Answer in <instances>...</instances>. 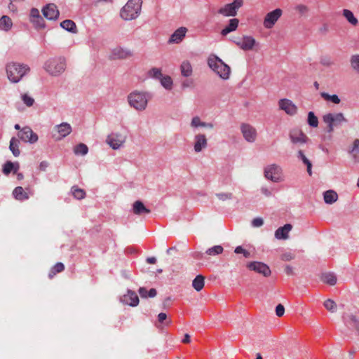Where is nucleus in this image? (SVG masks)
I'll return each instance as SVG.
<instances>
[{
  "label": "nucleus",
  "instance_id": "f257e3e1",
  "mask_svg": "<svg viewBox=\"0 0 359 359\" xmlns=\"http://www.w3.org/2000/svg\"><path fill=\"white\" fill-rule=\"evenodd\" d=\"M142 0H129L121 10V17L125 20L137 18L141 12Z\"/></svg>",
  "mask_w": 359,
  "mask_h": 359
},
{
  "label": "nucleus",
  "instance_id": "f03ea898",
  "mask_svg": "<svg viewBox=\"0 0 359 359\" xmlns=\"http://www.w3.org/2000/svg\"><path fill=\"white\" fill-rule=\"evenodd\" d=\"M149 99V93L139 91H134L128 97L129 104L139 111L146 109Z\"/></svg>",
  "mask_w": 359,
  "mask_h": 359
},
{
  "label": "nucleus",
  "instance_id": "7ed1b4c3",
  "mask_svg": "<svg viewBox=\"0 0 359 359\" xmlns=\"http://www.w3.org/2000/svg\"><path fill=\"white\" fill-rule=\"evenodd\" d=\"M208 64L209 67L219 76V77L223 79H229L231 69L218 57L213 56L209 57Z\"/></svg>",
  "mask_w": 359,
  "mask_h": 359
},
{
  "label": "nucleus",
  "instance_id": "20e7f679",
  "mask_svg": "<svg viewBox=\"0 0 359 359\" xmlns=\"http://www.w3.org/2000/svg\"><path fill=\"white\" fill-rule=\"evenodd\" d=\"M323 121L327 124V132L329 133L333 132L334 127L348 122L347 118L341 112L327 113L323 116Z\"/></svg>",
  "mask_w": 359,
  "mask_h": 359
},
{
  "label": "nucleus",
  "instance_id": "39448f33",
  "mask_svg": "<svg viewBox=\"0 0 359 359\" xmlns=\"http://www.w3.org/2000/svg\"><path fill=\"white\" fill-rule=\"evenodd\" d=\"M66 64L64 58H53L44 64L45 70L52 76H57L65 69Z\"/></svg>",
  "mask_w": 359,
  "mask_h": 359
},
{
  "label": "nucleus",
  "instance_id": "423d86ee",
  "mask_svg": "<svg viewBox=\"0 0 359 359\" xmlns=\"http://www.w3.org/2000/svg\"><path fill=\"white\" fill-rule=\"evenodd\" d=\"M243 0H233L232 3L227 4L218 10V13L224 17H234L237 15L238 9L243 6Z\"/></svg>",
  "mask_w": 359,
  "mask_h": 359
},
{
  "label": "nucleus",
  "instance_id": "0eeeda50",
  "mask_svg": "<svg viewBox=\"0 0 359 359\" xmlns=\"http://www.w3.org/2000/svg\"><path fill=\"white\" fill-rule=\"evenodd\" d=\"M6 73L12 83H18L22 78V66L15 62L9 63L6 67Z\"/></svg>",
  "mask_w": 359,
  "mask_h": 359
},
{
  "label": "nucleus",
  "instance_id": "6e6552de",
  "mask_svg": "<svg viewBox=\"0 0 359 359\" xmlns=\"http://www.w3.org/2000/svg\"><path fill=\"white\" fill-rule=\"evenodd\" d=\"M264 176L272 182H280L282 180V169L277 164H271L265 168Z\"/></svg>",
  "mask_w": 359,
  "mask_h": 359
},
{
  "label": "nucleus",
  "instance_id": "1a4fd4ad",
  "mask_svg": "<svg viewBox=\"0 0 359 359\" xmlns=\"http://www.w3.org/2000/svg\"><path fill=\"white\" fill-rule=\"evenodd\" d=\"M126 140V135L118 133H113L107 136L106 142L113 149H118L124 144Z\"/></svg>",
  "mask_w": 359,
  "mask_h": 359
},
{
  "label": "nucleus",
  "instance_id": "9d476101",
  "mask_svg": "<svg viewBox=\"0 0 359 359\" xmlns=\"http://www.w3.org/2000/svg\"><path fill=\"white\" fill-rule=\"evenodd\" d=\"M283 11L280 8H276L268 13L263 21V25L266 29H271L273 27L276 22L281 17Z\"/></svg>",
  "mask_w": 359,
  "mask_h": 359
},
{
  "label": "nucleus",
  "instance_id": "9b49d317",
  "mask_svg": "<svg viewBox=\"0 0 359 359\" xmlns=\"http://www.w3.org/2000/svg\"><path fill=\"white\" fill-rule=\"evenodd\" d=\"M278 105L280 110L285 111L289 116H292L297 113L298 108L297 105L289 99L283 98L279 100Z\"/></svg>",
  "mask_w": 359,
  "mask_h": 359
},
{
  "label": "nucleus",
  "instance_id": "f8f14e48",
  "mask_svg": "<svg viewBox=\"0 0 359 359\" xmlns=\"http://www.w3.org/2000/svg\"><path fill=\"white\" fill-rule=\"evenodd\" d=\"M246 266L248 269L260 273L264 277H269L271 273L269 266L261 262H251L248 263Z\"/></svg>",
  "mask_w": 359,
  "mask_h": 359
},
{
  "label": "nucleus",
  "instance_id": "ddd939ff",
  "mask_svg": "<svg viewBox=\"0 0 359 359\" xmlns=\"http://www.w3.org/2000/svg\"><path fill=\"white\" fill-rule=\"evenodd\" d=\"M233 41L241 49L243 50H251L256 44L255 39L251 36L238 37Z\"/></svg>",
  "mask_w": 359,
  "mask_h": 359
},
{
  "label": "nucleus",
  "instance_id": "4468645a",
  "mask_svg": "<svg viewBox=\"0 0 359 359\" xmlns=\"http://www.w3.org/2000/svg\"><path fill=\"white\" fill-rule=\"evenodd\" d=\"M71 132V126L67 123H62L54 127L53 136L56 140H60L69 135Z\"/></svg>",
  "mask_w": 359,
  "mask_h": 359
},
{
  "label": "nucleus",
  "instance_id": "2eb2a0df",
  "mask_svg": "<svg viewBox=\"0 0 359 359\" xmlns=\"http://www.w3.org/2000/svg\"><path fill=\"white\" fill-rule=\"evenodd\" d=\"M43 16L49 20H56L60 12L55 4H48L42 9Z\"/></svg>",
  "mask_w": 359,
  "mask_h": 359
},
{
  "label": "nucleus",
  "instance_id": "dca6fc26",
  "mask_svg": "<svg viewBox=\"0 0 359 359\" xmlns=\"http://www.w3.org/2000/svg\"><path fill=\"white\" fill-rule=\"evenodd\" d=\"M208 147V139L203 133L196 134L194 138V149L196 153L201 152Z\"/></svg>",
  "mask_w": 359,
  "mask_h": 359
},
{
  "label": "nucleus",
  "instance_id": "f3484780",
  "mask_svg": "<svg viewBox=\"0 0 359 359\" xmlns=\"http://www.w3.org/2000/svg\"><path fill=\"white\" fill-rule=\"evenodd\" d=\"M241 130L245 140L249 142H254L257 138L256 129L246 123L241 125Z\"/></svg>",
  "mask_w": 359,
  "mask_h": 359
},
{
  "label": "nucleus",
  "instance_id": "a211bd4d",
  "mask_svg": "<svg viewBox=\"0 0 359 359\" xmlns=\"http://www.w3.org/2000/svg\"><path fill=\"white\" fill-rule=\"evenodd\" d=\"M133 55V53L130 50L116 47L111 50L109 57L111 60L126 59L132 57Z\"/></svg>",
  "mask_w": 359,
  "mask_h": 359
},
{
  "label": "nucleus",
  "instance_id": "6ab92c4d",
  "mask_svg": "<svg viewBox=\"0 0 359 359\" xmlns=\"http://www.w3.org/2000/svg\"><path fill=\"white\" fill-rule=\"evenodd\" d=\"M290 137L292 142L295 144H304L306 143L308 140L307 136L299 129L292 130L290 132Z\"/></svg>",
  "mask_w": 359,
  "mask_h": 359
},
{
  "label": "nucleus",
  "instance_id": "aec40b11",
  "mask_svg": "<svg viewBox=\"0 0 359 359\" xmlns=\"http://www.w3.org/2000/svg\"><path fill=\"white\" fill-rule=\"evenodd\" d=\"M122 301L127 305L136 306L139 304V297L134 291L128 290L127 293L123 295Z\"/></svg>",
  "mask_w": 359,
  "mask_h": 359
},
{
  "label": "nucleus",
  "instance_id": "412c9836",
  "mask_svg": "<svg viewBox=\"0 0 359 359\" xmlns=\"http://www.w3.org/2000/svg\"><path fill=\"white\" fill-rule=\"evenodd\" d=\"M187 32V29L186 27H181L180 28H178L170 36L168 42L170 43H179L184 38Z\"/></svg>",
  "mask_w": 359,
  "mask_h": 359
},
{
  "label": "nucleus",
  "instance_id": "4be33fe9",
  "mask_svg": "<svg viewBox=\"0 0 359 359\" xmlns=\"http://www.w3.org/2000/svg\"><path fill=\"white\" fill-rule=\"evenodd\" d=\"M292 226L290 224H286L283 226L279 227L275 231V237L279 240L287 239L289 232L292 230Z\"/></svg>",
  "mask_w": 359,
  "mask_h": 359
},
{
  "label": "nucleus",
  "instance_id": "5701e85b",
  "mask_svg": "<svg viewBox=\"0 0 359 359\" xmlns=\"http://www.w3.org/2000/svg\"><path fill=\"white\" fill-rule=\"evenodd\" d=\"M19 170L20 163L18 162L6 161L3 165L2 172L5 175H8L11 172L13 174L17 173Z\"/></svg>",
  "mask_w": 359,
  "mask_h": 359
},
{
  "label": "nucleus",
  "instance_id": "b1692460",
  "mask_svg": "<svg viewBox=\"0 0 359 359\" xmlns=\"http://www.w3.org/2000/svg\"><path fill=\"white\" fill-rule=\"evenodd\" d=\"M190 126L192 128H197L198 127H201V128L212 129L214 128V124L212 123H207V122L202 121L199 116H196L192 118L191 123H190Z\"/></svg>",
  "mask_w": 359,
  "mask_h": 359
},
{
  "label": "nucleus",
  "instance_id": "393cba45",
  "mask_svg": "<svg viewBox=\"0 0 359 359\" xmlns=\"http://www.w3.org/2000/svg\"><path fill=\"white\" fill-rule=\"evenodd\" d=\"M133 212L135 215H142L149 214L151 210L147 208L142 201H136L133 205Z\"/></svg>",
  "mask_w": 359,
  "mask_h": 359
},
{
  "label": "nucleus",
  "instance_id": "a878e982",
  "mask_svg": "<svg viewBox=\"0 0 359 359\" xmlns=\"http://www.w3.org/2000/svg\"><path fill=\"white\" fill-rule=\"evenodd\" d=\"M320 280L330 286H334L337 281V278L334 273L325 272L320 275Z\"/></svg>",
  "mask_w": 359,
  "mask_h": 359
},
{
  "label": "nucleus",
  "instance_id": "bb28decb",
  "mask_svg": "<svg viewBox=\"0 0 359 359\" xmlns=\"http://www.w3.org/2000/svg\"><path fill=\"white\" fill-rule=\"evenodd\" d=\"M181 75L184 77H190L193 74V67L189 60H184L180 67Z\"/></svg>",
  "mask_w": 359,
  "mask_h": 359
},
{
  "label": "nucleus",
  "instance_id": "cd10ccee",
  "mask_svg": "<svg viewBox=\"0 0 359 359\" xmlns=\"http://www.w3.org/2000/svg\"><path fill=\"white\" fill-rule=\"evenodd\" d=\"M38 140V135L34 133L29 127H24V142L27 141L31 144Z\"/></svg>",
  "mask_w": 359,
  "mask_h": 359
},
{
  "label": "nucleus",
  "instance_id": "c85d7f7f",
  "mask_svg": "<svg viewBox=\"0 0 359 359\" xmlns=\"http://www.w3.org/2000/svg\"><path fill=\"white\" fill-rule=\"evenodd\" d=\"M239 21L237 18H233L229 20V23L221 32L222 35L226 36L229 33L235 31L238 26Z\"/></svg>",
  "mask_w": 359,
  "mask_h": 359
},
{
  "label": "nucleus",
  "instance_id": "c756f323",
  "mask_svg": "<svg viewBox=\"0 0 359 359\" xmlns=\"http://www.w3.org/2000/svg\"><path fill=\"white\" fill-rule=\"evenodd\" d=\"M60 27L62 29L74 34H76L78 32L75 22L72 20H65L61 22Z\"/></svg>",
  "mask_w": 359,
  "mask_h": 359
},
{
  "label": "nucleus",
  "instance_id": "7c9ffc66",
  "mask_svg": "<svg viewBox=\"0 0 359 359\" xmlns=\"http://www.w3.org/2000/svg\"><path fill=\"white\" fill-rule=\"evenodd\" d=\"M323 198L327 204H332L338 199V194L333 190H328L324 192Z\"/></svg>",
  "mask_w": 359,
  "mask_h": 359
},
{
  "label": "nucleus",
  "instance_id": "2f4dec72",
  "mask_svg": "<svg viewBox=\"0 0 359 359\" xmlns=\"http://www.w3.org/2000/svg\"><path fill=\"white\" fill-rule=\"evenodd\" d=\"M205 277L202 275H198L192 282L193 287L197 291L200 292L204 287Z\"/></svg>",
  "mask_w": 359,
  "mask_h": 359
},
{
  "label": "nucleus",
  "instance_id": "473e14b6",
  "mask_svg": "<svg viewBox=\"0 0 359 359\" xmlns=\"http://www.w3.org/2000/svg\"><path fill=\"white\" fill-rule=\"evenodd\" d=\"M342 14L351 25L356 26L358 24V19L354 16V14L351 11L348 9H344Z\"/></svg>",
  "mask_w": 359,
  "mask_h": 359
},
{
  "label": "nucleus",
  "instance_id": "72a5a7b5",
  "mask_svg": "<svg viewBox=\"0 0 359 359\" xmlns=\"http://www.w3.org/2000/svg\"><path fill=\"white\" fill-rule=\"evenodd\" d=\"M350 153L355 162L359 163V139L354 140Z\"/></svg>",
  "mask_w": 359,
  "mask_h": 359
},
{
  "label": "nucleus",
  "instance_id": "f704fd0d",
  "mask_svg": "<svg viewBox=\"0 0 359 359\" xmlns=\"http://www.w3.org/2000/svg\"><path fill=\"white\" fill-rule=\"evenodd\" d=\"M12 21L7 15H3L0 18V29L4 31H8L12 27Z\"/></svg>",
  "mask_w": 359,
  "mask_h": 359
},
{
  "label": "nucleus",
  "instance_id": "c9c22d12",
  "mask_svg": "<svg viewBox=\"0 0 359 359\" xmlns=\"http://www.w3.org/2000/svg\"><path fill=\"white\" fill-rule=\"evenodd\" d=\"M297 157L302 161V162L306 165L307 167V172L309 175H311L312 171V164L311 161L306 157L304 152L302 150H299L297 153Z\"/></svg>",
  "mask_w": 359,
  "mask_h": 359
},
{
  "label": "nucleus",
  "instance_id": "e433bc0d",
  "mask_svg": "<svg viewBox=\"0 0 359 359\" xmlns=\"http://www.w3.org/2000/svg\"><path fill=\"white\" fill-rule=\"evenodd\" d=\"M18 143L19 140L14 137L10 141L9 148L15 156H19L20 153L18 149Z\"/></svg>",
  "mask_w": 359,
  "mask_h": 359
},
{
  "label": "nucleus",
  "instance_id": "4c0bfd02",
  "mask_svg": "<svg viewBox=\"0 0 359 359\" xmlns=\"http://www.w3.org/2000/svg\"><path fill=\"white\" fill-rule=\"evenodd\" d=\"M161 84L167 90H170L172 88V79L170 76H163L159 80Z\"/></svg>",
  "mask_w": 359,
  "mask_h": 359
},
{
  "label": "nucleus",
  "instance_id": "58836bf2",
  "mask_svg": "<svg viewBox=\"0 0 359 359\" xmlns=\"http://www.w3.org/2000/svg\"><path fill=\"white\" fill-rule=\"evenodd\" d=\"M88 151V147L83 143H80L75 146L74 148V152L76 155H86Z\"/></svg>",
  "mask_w": 359,
  "mask_h": 359
},
{
  "label": "nucleus",
  "instance_id": "ea45409f",
  "mask_svg": "<svg viewBox=\"0 0 359 359\" xmlns=\"http://www.w3.org/2000/svg\"><path fill=\"white\" fill-rule=\"evenodd\" d=\"M224 248L221 245H215L210 248H208L205 253L210 256H215L220 255L223 252Z\"/></svg>",
  "mask_w": 359,
  "mask_h": 359
},
{
  "label": "nucleus",
  "instance_id": "a19ab883",
  "mask_svg": "<svg viewBox=\"0 0 359 359\" xmlns=\"http://www.w3.org/2000/svg\"><path fill=\"white\" fill-rule=\"evenodd\" d=\"M350 63L352 69L359 74V54L352 55L350 59Z\"/></svg>",
  "mask_w": 359,
  "mask_h": 359
},
{
  "label": "nucleus",
  "instance_id": "79ce46f5",
  "mask_svg": "<svg viewBox=\"0 0 359 359\" xmlns=\"http://www.w3.org/2000/svg\"><path fill=\"white\" fill-rule=\"evenodd\" d=\"M321 97L327 101H330L334 104H339L340 99L337 95H330L327 93L323 92L320 93Z\"/></svg>",
  "mask_w": 359,
  "mask_h": 359
},
{
  "label": "nucleus",
  "instance_id": "37998d69",
  "mask_svg": "<svg viewBox=\"0 0 359 359\" xmlns=\"http://www.w3.org/2000/svg\"><path fill=\"white\" fill-rule=\"evenodd\" d=\"M72 192L74 197L76 199L81 200L85 198L86 192L83 189H79L76 187H73L72 188Z\"/></svg>",
  "mask_w": 359,
  "mask_h": 359
},
{
  "label": "nucleus",
  "instance_id": "c03bdc74",
  "mask_svg": "<svg viewBox=\"0 0 359 359\" xmlns=\"http://www.w3.org/2000/svg\"><path fill=\"white\" fill-rule=\"evenodd\" d=\"M325 308L330 312L334 313L337 311V304L331 299L325 300L323 303Z\"/></svg>",
  "mask_w": 359,
  "mask_h": 359
},
{
  "label": "nucleus",
  "instance_id": "a18cd8bd",
  "mask_svg": "<svg viewBox=\"0 0 359 359\" xmlns=\"http://www.w3.org/2000/svg\"><path fill=\"white\" fill-rule=\"evenodd\" d=\"M65 270V265L62 262L56 263L50 270L49 276L51 278L57 273H60Z\"/></svg>",
  "mask_w": 359,
  "mask_h": 359
},
{
  "label": "nucleus",
  "instance_id": "49530a36",
  "mask_svg": "<svg viewBox=\"0 0 359 359\" xmlns=\"http://www.w3.org/2000/svg\"><path fill=\"white\" fill-rule=\"evenodd\" d=\"M308 124L313 128H316L318 126V117L313 111H309L308 114Z\"/></svg>",
  "mask_w": 359,
  "mask_h": 359
},
{
  "label": "nucleus",
  "instance_id": "de8ad7c7",
  "mask_svg": "<svg viewBox=\"0 0 359 359\" xmlns=\"http://www.w3.org/2000/svg\"><path fill=\"white\" fill-rule=\"evenodd\" d=\"M30 21L36 29H40L45 28V21L41 16L38 17L37 18H34Z\"/></svg>",
  "mask_w": 359,
  "mask_h": 359
},
{
  "label": "nucleus",
  "instance_id": "09e8293b",
  "mask_svg": "<svg viewBox=\"0 0 359 359\" xmlns=\"http://www.w3.org/2000/svg\"><path fill=\"white\" fill-rule=\"evenodd\" d=\"M149 76L156 79H158V80H160L161 78L163 76L162 74L161 70L160 69L156 68V67L152 68L149 72Z\"/></svg>",
  "mask_w": 359,
  "mask_h": 359
},
{
  "label": "nucleus",
  "instance_id": "8fccbe9b",
  "mask_svg": "<svg viewBox=\"0 0 359 359\" xmlns=\"http://www.w3.org/2000/svg\"><path fill=\"white\" fill-rule=\"evenodd\" d=\"M320 63L326 67H330L334 65V61L330 57H323L320 59Z\"/></svg>",
  "mask_w": 359,
  "mask_h": 359
},
{
  "label": "nucleus",
  "instance_id": "3c124183",
  "mask_svg": "<svg viewBox=\"0 0 359 359\" xmlns=\"http://www.w3.org/2000/svg\"><path fill=\"white\" fill-rule=\"evenodd\" d=\"M158 321L160 323H163L164 321H165V324L166 325H168L171 323V320H170V319L168 320L167 315L165 313H160L158 315Z\"/></svg>",
  "mask_w": 359,
  "mask_h": 359
},
{
  "label": "nucleus",
  "instance_id": "603ef678",
  "mask_svg": "<svg viewBox=\"0 0 359 359\" xmlns=\"http://www.w3.org/2000/svg\"><path fill=\"white\" fill-rule=\"evenodd\" d=\"M296 11H297L301 15H306L309 12V8L307 6L304 4H298L295 7Z\"/></svg>",
  "mask_w": 359,
  "mask_h": 359
},
{
  "label": "nucleus",
  "instance_id": "864d4df0",
  "mask_svg": "<svg viewBox=\"0 0 359 359\" xmlns=\"http://www.w3.org/2000/svg\"><path fill=\"white\" fill-rule=\"evenodd\" d=\"M13 196L18 200H22V187H17L13 191Z\"/></svg>",
  "mask_w": 359,
  "mask_h": 359
},
{
  "label": "nucleus",
  "instance_id": "5fc2aeb1",
  "mask_svg": "<svg viewBox=\"0 0 359 359\" xmlns=\"http://www.w3.org/2000/svg\"><path fill=\"white\" fill-rule=\"evenodd\" d=\"M234 252L236 254H243L245 258L250 257V252L243 249L241 246L236 247L234 250Z\"/></svg>",
  "mask_w": 359,
  "mask_h": 359
},
{
  "label": "nucleus",
  "instance_id": "6e6d98bb",
  "mask_svg": "<svg viewBox=\"0 0 359 359\" xmlns=\"http://www.w3.org/2000/svg\"><path fill=\"white\" fill-rule=\"evenodd\" d=\"M295 256L291 252H286L281 255L280 258L283 261L288 262L294 259Z\"/></svg>",
  "mask_w": 359,
  "mask_h": 359
},
{
  "label": "nucleus",
  "instance_id": "4d7b16f0",
  "mask_svg": "<svg viewBox=\"0 0 359 359\" xmlns=\"http://www.w3.org/2000/svg\"><path fill=\"white\" fill-rule=\"evenodd\" d=\"M34 103V99L27 94H24V104L27 107H32Z\"/></svg>",
  "mask_w": 359,
  "mask_h": 359
},
{
  "label": "nucleus",
  "instance_id": "13d9d810",
  "mask_svg": "<svg viewBox=\"0 0 359 359\" xmlns=\"http://www.w3.org/2000/svg\"><path fill=\"white\" fill-rule=\"evenodd\" d=\"M217 197L222 201H226L232 198L231 193H219L216 194Z\"/></svg>",
  "mask_w": 359,
  "mask_h": 359
},
{
  "label": "nucleus",
  "instance_id": "bf43d9fd",
  "mask_svg": "<svg viewBox=\"0 0 359 359\" xmlns=\"http://www.w3.org/2000/svg\"><path fill=\"white\" fill-rule=\"evenodd\" d=\"M284 313H285L284 306L282 304H279L276 308V316L278 317H281L284 315Z\"/></svg>",
  "mask_w": 359,
  "mask_h": 359
},
{
  "label": "nucleus",
  "instance_id": "052dcab7",
  "mask_svg": "<svg viewBox=\"0 0 359 359\" xmlns=\"http://www.w3.org/2000/svg\"><path fill=\"white\" fill-rule=\"evenodd\" d=\"M263 224H264V221L261 217L255 218L252 221V225L254 227H260L263 225Z\"/></svg>",
  "mask_w": 359,
  "mask_h": 359
},
{
  "label": "nucleus",
  "instance_id": "680f3d73",
  "mask_svg": "<svg viewBox=\"0 0 359 359\" xmlns=\"http://www.w3.org/2000/svg\"><path fill=\"white\" fill-rule=\"evenodd\" d=\"M40 13L38 9L36 8H32L30 11V20L34 18H37L38 17H40Z\"/></svg>",
  "mask_w": 359,
  "mask_h": 359
},
{
  "label": "nucleus",
  "instance_id": "e2e57ef3",
  "mask_svg": "<svg viewBox=\"0 0 359 359\" xmlns=\"http://www.w3.org/2000/svg\"><path fill=\"white\" fill-rule=\"evenodd\" d=\"M138 292H139V294L141 296V297H142V298L148 297V291L147 290V289L145 287H140Z\"/></svg>",
  "mask_w": 359,
  "mask_h": 359
},
{
  "label": "nucleus",
  "instance_id": "0e129e2a",
  "mask_svg": "<svg viewBox=\"0 0 359 359\" xmlns=\"http://www.w3.org/2000/svg\"><path fill=\"white\" fill-rule=\"evenodd\" d=\"M285 272L287 276H292L294 275V270L293 268L290 266L287 265L285 268Z\"/></svg>",
  "mask_w": 359,
  "mask_h": 359
},
{
  "label": "nucleus",
  "instance_id": "69168bd1",
  "mask_svg": "<svg viewBox=\"0 0 359 359\" xmlns=\"http://www.w3.org/2000/svg\"><path fill=\"white\" fill-rule=\"evenodd\" d=\"M349 318L351 325L356 327L358 324L356 318L354 316H351Z\"/></svg>",
  "mask_w": 359,
  "mask_h": 359
},
{
  "label": "nucleus",
  "instance_id": "338daca9",
  "mask_svg": "<svg viewBox=\"0 0 359 359\" xmlns=\"http://www.w3.org/2000/svg\"><path fill=\"white\" fill-rule=\"evenodd\" d=\"M156 294H157V292H156V289L151 288L148 292V297H154L156 295Z\"/></svg>",
  "mask_w": 359,
  "mask_h": 359
},
{
  "label": "nucleus",
  "instance_id": "774afa93",
  "mask_svg": "<svg viewBox=\"0 0 359 359\" xmlns=\"http://www.w3.org/2000/svg\"><path fill=\"white\" fill-rule=\"evenodd\" d=\"M156 262V259L154 257H148L147 259V262L150 264H154Z\"/></svg>",
  "mask_w": 359,
  "mask_h": 359
}]
</instances>
